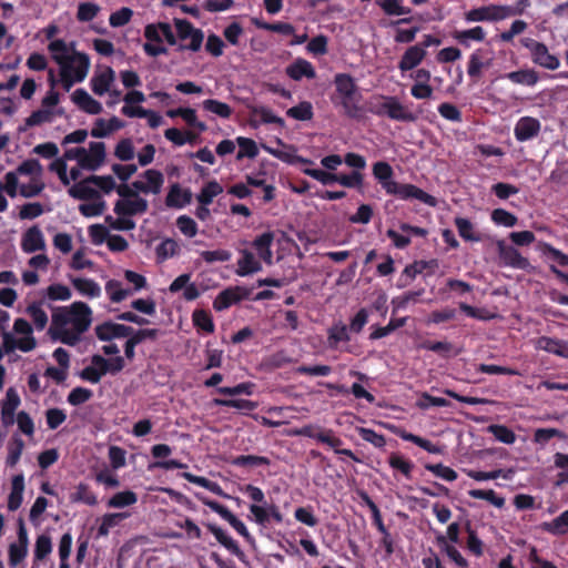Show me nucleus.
<instances>
[{"instance_id":"f257e3e1","label":"nucleus","mask_w":568,"mask_h":568,"mask_svg":"<svg viewBox=\"0 0 568 568\" xmlns=\"http://www.w3.org/2000/svg\"><path fill=\"white\" fill-rule=\"evenodd\" d=\"M51 58L60 65L62 87L68 91L75 82L85 79L90 65L87 54L75 50L74 43H65L62 39L49 43Z\"/></svg>"},{"instance_id":"f03ea898","label":"nucleus","mask_w":568,"mask_h":568,"mask_svg":"<svg viewBox=\"0 0 568 568\" xmlns=\"http://www.w3.org/2000/svg\"><path fill=\"white\" fill-rule=\"evenodd\" d=\"M373 175L389 195H394L400 200H418L429 206L436 205V199L417 187L414 184H402L394 181L392 178L394 171L392 165L385 161H378L373 165Z\"/></svg>"},{"instance_id":"7ed1b4c3","label":"nucleus","mask_w":568,"mask_h":568,"mask_svg":"<svg viewBox=\"0 0 568 568\" xmlns=\"http://www.w3.org/2000/svg\"><path fill=\"white\" fill-rule=\"evenodd\" d=\"M163 183L164 176L162 172L155 169L144 171L140 179L131 184H116L114 179L109 175V193L114 190L121 197H130L131 195H136V193L159 194Z\"/></svg>"},{"instance_id":"20e7f679","label":"nucleus","mask_w":568,"mask_h":568,"mask_svg":"<svg viewBox=\"0 0 568 568\" xmlns=\"http://www.w3.org/2000/svg\"><path fill=\"white\" fill-rule=\"evenodd\" d=\"M520 43L529 50L531 60L535 64L550 71L559 68V59L549 52L545 43L531 38H523Z\"/></svg>"},{"instance_id":"39448f33","label":"nucleus","mask_w":568,"mask_h":568,"mask_svg":"<svg viewBox=\"0 0 568 568\" xmlns=\"http://www.w3.org/2000/svg\"><path fill=\"white\" fill-rule=\"evenodd\" d=\"M99 190L106 193V175H91L77 182L69 189V194L78 200H94L99 197Z\"/></svg>"},{"instance_id":"423d86ee","label":"nucleus","mask_w":568,"mask_h":568,"mask_svg":"<svg viewBox=\"0 0 568 568\" xmlns=\"http://www.w3.org/2000/svg\"><path fill=\"white\" fill-rule=\"evenodd\" d=\"M383 102L373 112L377 115H386L392 120L402 122H415L417 116L403 105L396 97H382Z\"/></svg>"},{"instance_id":"0eeeda50","label":"nucleus","mask_w":568,"mask_h":568,"mask_svg":"<svg viewBox=\"0 0 568 568\" xmlns=\"http://www.w3.org/2000/svg\"><path fill=\"white\" fill-rule=\"evenodd\" d=\"M196 498L207 506L211 510L219 514L224 520H226L237 534L245 538L248 542H253L254 538L248 532L246 526L241 521L232 511H230L224 505L207 498L202 494H196Z\"/></svg>"},{"instance_id":"6e6552de","label":"nucleus","mask_w":568,"mask_h":568,"mask_svg":"<svg viewBox=\"0 0 568 568\" xmlns=\"http://www.w3.org/2000/svg\"><path fill=\"white\" fill-rule=\"evenodd\" d=\"M124 277L128 282L133 284V288H121L120 283L114 280H109V291H111L109 298L112 302L119 303L126 297L131 296L135 291H140L146 286V280L143 275L133 271H125Z\"/></svg>"},{"instance_id":"1a4fd4ad","label":"nucleus","mask_w":568,"mask_h":568,"mask_svg":"<svg viewBox=\"0 0 568 568\" xmlns=\"http://www.w3.org/2000/svg\"><path fill=\"white\" fill-rule=\"evenodd\" d=\"M493 61L494 57L490 50L484 48L476 49L469 55L467 74L475 83L478 82L483 77L484 70L493 65Z\"/></svg>"},{"instance_id":"9d476101","label":"nucleus","mask_w":568,"mask_h":568,"mask_svg":"<svg viewBox=\"0 0 568 568\" xmlns=\"http://www.w3.org/2000/svg\"><path fill=\"white\" fill-rule=\"evenodd\" d=\"M174 26L176 28V32L180 39H191L190 44H180L179 50L187 49L196 52L201 49L204 36L200 29H195L190 21L184 19H174Z\"/></svg>"},{"instance_id":"9b49d317","label":"nucleus","mask_w":568,"mask_h":568,"mask_svg":"<svg viewBox=\"0 0 568 568\" xmlns=\"http://www.w3.org/2000/svg\"><path fill=\"white\" fill-rule=\"evenodd\" d=\"M292 434L295 436H304L316 439L317 442L326 444L332 448L339 447L343 444L342 439L336 437L332 429L323 430L314 425H305L298 429L293 430Z\"/></svg>"},{"instance_id":"f8f14e48","label":"nucleus","mask_w":568,"mask_h":568,"mask_svg":"<svg viewBox=\"0 0 568 568\" xmlns=\"http://www.w3.org/2000/svg\"><path fill=\"white\" fill-rule=\"evenodd\" d=\"M250 511L253 515L255 523L263 527H265L271 519L276 524L283 523L284 519L280 508L274 504H252L250 506Z\"/></svg>"},{"instance_id":"ddd939ff","label":"nucleus","mask_w":568,"mask_h":568,"mask_svg":"<svg viewBox=\"0 0 568 568\" xmlns=\"http://www.w3.org/2000/svg\"><path fill=\"white\" fill-rule=\"evenodd\" d=\"M148 201L139 196V193H136V195L119 200L114 205V212L118 215L131 217L132 215L145 213L148 211Z\"/></svg>"},{"instance_id":"4468645a","label":"nucleus","mask_w":568,"mask_h":568,"mask_svg":"<svg viewBox=\"0 0 568 568\" xmlns=\"http://www.w3.org/2000/svg\"><path fill=\"white\" fill-rule=\"evenodd\" d=\"M250 294V291L245 287L235 286L229 287L215 297L213 302V307L215 311H224L229 308L231 305L239 303L243 298H246Z\"/></svg>"},{"instance_id":"2eb2a0df","label":"nucleus","mask_w":568,"mask_h":568,"mask_svg":"<svg viewBox=\"0 0 568 568\" xmlns=\"http://www.w3.org/2000/svg\"><path fill=\"white\" fill-rule=\"evenodd\" d=\"M497 247L499 257L505 265L519 270H527L530 266L529 261L514 246L506 245L504 241H498Z\"/></svg>"},{"instance_id":"dca6fc26","label":"nucleus","mask_w":568,"mask_h":568,"mask_svg":"<svg viewBox=\"0 0 568 568\" xmlns=\"http://www.w3.org/2000/svg\"><path fill=\"white\" fill-rule=\"evenodd\" d=\"M204 526L210 532L214 535L216 540L225 547L232 555L237 557L241 561L246 560L245 552L240 548L239 544L227 535L221 527L212 523H205Z\"/></svg>"},{"instance_id":"f3484780","label":"nucleus","mask_w":568,"mask_h":568,"mask_svg":"<svg viewBox=\"0 0 568 568\" xmlns=\"http://www.w3.org/2000/svg\"><path fill=\"white\" fill-rule=\"evenodd\" d=\"M541 124L538 119L532 116L520 118L514 129L517 141L525 142L536 138L540 132Z\"/></svg>"},{"instance_id":"a211bd4d","label":"nucleus","mask_w":568,"mask_h":568,"mask_svg":"<svg viewBox=\"0 0 568 568\" xmlns=\"http://www.w3.org/2000/svg\"><path fill=\"white\" fill-rule=\"evenodd\" d=\"M70 321L73 325V328L78 331V333H83L88 329L91 318V310L83 302H74L69 307Z\"/></svg>"},{"instance_id":"6ab92c4d","label":"nucleus","mask_w":568,"mask_h":568,"mask_svg":"<svg viewBox=\"0 0 568 568\" xmlns=\"http://www.w3.org/2000/svg\"><path fill=\"white\" fill-rule=\"evenodd\" d=\"M45 247V241L42 231L38 225L29 227L22 236L21 248L24 253H34Z\"/></svg>"},{"instance_id":"aec40b11","label":"nucleus","mask_w":568,"mask_h":568,"mask_svg":"<svg viewBox=\"0 0 568 568\" xmlns=\"http://www.w3.org/2000/svg\"><path fill=\"white\" fill-rule=\"evenodd\" d=\"M192 201V192L182 189L179 183H173L165 197V205L173 209H182Z\"/></svg>"},{"instance_id":"412c9836","label":"nucleus","mask_w":568,"mask_h":568,"mask_svg":"<svg viewBox=\"0 0 568 568\" xmlns=\"http://www.w3.org/2000/svg\"><path fill=\"white\" fill-rule=\"evenodd\" d=\"M426 50L422 45L409 47L398 62V69L406 72L416 68L426 57Z\"/></svg>"},{"instance_id":"4be33fe9","label":"nucleus","mask_w":568,"mask_h":568,"mask_svg":"<svg viewBox=\"0 0 568 568\" xmlns=\"http://www.w3.org/2000/svg\"><path fill=\"white\" fill-rule=\"evenodd\" d=\"M72 101L89 114H99L102 111L100 102L94 100L84 89H77L72 95Z\"/></svg>"},{"instance_id":"5701e85b","label":"nucleus","mask_w":568,"mask_h":568,"mask_svg":"<svg viewBox=\"0 0 568 568\" xmlns=\"http://www.w3.org/2000/svg\"><path fill=\"white\" fill-rule=\"evenodd\" d=\"M390 429L393 430L394 434L399 436L402 439H404L406 442H410L430 454H442L443 453L442 447L434 445L430 440H428L426 438H423L415 434L408 433V432L397 428L395 426L390 427Z\"/></svg>"},{"instance_id":"b1692460","label":"nucleus","mask_w":568,"mask_h":568,"mask_svg":"<svg viewBox=\"0 0 568 568\" xmlns=\"http://www.w3.org/2000/svg\"><path fill=\"white\" fill-rule=\"evenodd\" d=\"M286 74L295 81H300L302 78L314 79L316 72L311 62L304 59H296L286 68Z\"/></svg>"},{"instance_id":"393cba45","label":"nucleus","mask_w":568,"mask_h":568,"mask_svg":"<svg viewBox=\"0 0 568 568\" xmlns=\"http://www.w3.org/2000/svg\"><path fill=\"white\" fill-rule=\"evenodd\" d=\"M24 476L23 474L14 475L11 479V491L8 497V509L16 511L23 501Z\"/></svg>"},{"instance_id":"a878e982","label":"nucleus","mask_w":568,"mask_h":568,"mask_svg":"<svg viewBox=\"0 0 568 568\" xmlns=\"http://www.w3.org/2000/svg\"><path fill=\"white\" fill-rule=\"evenodd\" d=\"M242 257L237 261L236 274L245 276L257 273L262 270L261 263L255 258L254 254L247 250L241 251Z\"/></svg>"},{"instance_id":"bb28decb","label":"nucleus","mask_w":568,"mask_h":568,"mask_svg":"<svg viewBox=\"0 0 568 568\" xmlns=\"http://www.w3.org/2000/svg\"><path fill=\"white\" fill-rule=\"evenodd\" d=\"M452 36L459 44L468 48L470 45V40L477 42L484 41L486 38V32L483 27L477 26L467 30H456Z\"/></svg>"},{"instance_id":"cd10ccee","label":"nucleus","mask_w":568,"mask_h":568,"mask_svg":"<svg viewBox=\"0 0 568 568\" xmlns=\"http://www.w3.org/2000/svg\"><path fill=\"white\" fill-rule=\"evenodd\" d=\"M537 347L546 352L568 358V345L564 341L541 336L537 341Z\"/></svg>"},{"instance_id":"c85d7f7f","label":"nucleus","mask_w":568,"mask_h":568,"mask_svg":"<svg viewBox=\"0 0 568 568\" xmlns=\"http://www.w3.org/2000/svg\"><path fill=\"white\" fill-rule=\"evenodd\" d=\"M93 363L97 364L98 367L92 365L87 366L81 371L80 377L84 381L97 383L102 375L106 374V358L97 355L93 357Z\"/></svg>"},{"instance_id":"c756f323","label":"nucleus","mask_w":568,"mask_h":568,"mask_svg":"<svg viewBox=\"0 0 568 568\" xmlns=\"http://www.w3.org/2000/svg\"><path fill=\"white\" fill-rule=\"evenodd\" d=\"M436 542L443 552L447 555V557L455 562L460 568H467L468 561L463 557L459 550L450 545L444 535H438L436 537Z\"/></svg>"},{"instance_id":"7c9ffc66","label":"nucleus","mask_w":568,"mask_h":568,"mask_svg":"<svg viewBox=\"0 0 568 568\" xmlns=\"http://www.w3.org/2000/svg\"><path fill=\"white\" fill-rule=\"evenodd\" d=\"M262 149H264L267 153L272 154L274 158L287 163V164H313V161L301 155H297L295 152H286L281 151L280 149L271 148L264 143L261 144Z\"/></svg>"},{"instance_id":"2f4dec72","label":"nucleus","mask_w":568,"mask_h":568,"mask_svg":"<svg viewBox=\"0 0 568 568\" xmlns=\"http://www.w3.org/2000/svg\"><path fill=\"white\" fill-rule=\"evenodd\" d=\"M541 528L555 536L568 534V509L549 523H544Z\"/></svg>"},{"instance_id":"473e14b6","label":"nucleus","mask_w":568,"mask_h":568,"mask_svg":"<svg viewBox=\"0 0 568 568\" xmlns=\"http://www.w3.org/2000/svg\"><path fill=\"white\" fill-rule=\"evenodd\" d=\"M348 331V327L342 322H338L331 326L327 332V341L329 347L336 348L341 342H349L351 336Z\"/></svg>"},{"instance_id":"72a5a7b5","label":"nucleus","mask_w":568,"mask_h":568,"mask_svg":"<svg viewBox=\"0 0 568 568\" xmlns=\"http://www.w3.org/2000/svg\"><path fill=\"white\" fill-rule=\"evenodd\" d=\"M26 312L31 317L34 327L38 331L44 329L48 324V315L42 308V301L32 302L28 305Z\"/></svg>"},{"instance_id":"f704fd0d","label":"nucleus","mask_w":568,"mask_h":568,"mask_svg":"<svg viewBox=\"0 0 568 568\" xmlns=\"http://www.w3.org/2000/svg\"><path fill=\"white\" fill-rule=\"evenodd\" d=\"M334 83L339 97L355 94L358 92V88L354 79L347 73H337L334 78Z\"/></svg>"},{"instance_id":"c9c22d12","label":"nucleus","mask_w":568,"mask_h":568,"mask_svg":"<svg viewBox=\"0 0 568 568\" xmlns=\"http://www.w3.org/2000/svg\"><path fill=\"white\" fill-rule=\"evenodd\" d=\"M506 78L514 83L525 84L528 87L535 85L539 80L538 73L534 69L513 71L507 73Z\"/></svg>"},{"instance_id":"e433bc0d","label":"nucleus","mask_w":568,"mask_h":568,"mask_svg":"<svg viewBox=\"0 0 568 568\" xmlns=\"http://www.w3.org/2000/svg\"><path fill=\"white\" fill-rule=\"evenodd\" d=\"M223 192L222 185L212 180L207 182L196 195V200L200 204L209 205L213 202V199Z\"/></svg>"},{"instance_id":"4c0bfd02","label":"nucleus","mask_w":568,"mask_h":568,"mask_svg":"<svg viewBox=\"0 0 568 568\" xmlns=\"http://www.w3.org/2000/svg\"><path fill=\"white\" fill-rule=\"evenodd\" d=\"M179 252L180 246L173 239H165L155 248L156 260L159 263H162L165 260L178 255Z\"/></svg>"},{"instance_id":"58836bf2","label":"nucleus","mask_w":568,"mask_h":568,"mask_svg":"<svg viewBox=\"0 0 568 568\" xmlns=\"http://www.w3.org/2000/svg\"><path fill=\"white\" fill-rule=\"evenodd\" d=\"M138 501V495L132 490H123L115 493L109 498V507L111 508H125L134 505Z\"/></svg>"},{"instance_id":"ea45409f","label":"nucleus","mask_w":568,"mask_h":568,"mask_svg":"<svg viewBox=\"0 0 568 568\" xmlns=\"http://www.w3.org/2000/svg\"><path fill=\"white\" fill-rule=\"evenodd\" d=\"M203 110L214 113L222 119H229L232 115V108L224 102L215 99H207L202 102Z\"/></svg>"},{"instance_id":"a19ab883","label":"nucleus","mask_w":568,"mask_h":568,"mask_svg":"<svg viewBox=\"0 0 568 568\" xmlns=\"http://www.w3.org/2000/svg\"><path fill=\"white\" fill-rule=\"evenodd\" d=\"M214 406H223V407H232L236 408L243 413L252 412L257 407L256 402H252L248 399H223V398H214Z\"/></svg>"},{"instance_id":"79ce46f5","label":"nucleus","mask_w":568,"mask_h":568,"mask_svg":"<svg viewBox=\"0 0 568 568\" xmlns=\"http://www.w3.org/2000/svg\"><path fill=\"white\" fill-rule=\"evenodd\" d=\"M53 112L48 109H40L37 111H33L26 120L24 125L19 128V131H26L28 128H32L36 125H40L45 122L52 121Z\"/></svg>"},{"instance_id":"37998d69","label":"nucleus","mask_w":568,"mask_h":568,"mask_svg":"<svg viewBox=\"0 0 568 568\" xmlns=\"http://www.w3.org/2000/svg\"><path fill=\"white\" fill-rule=\"evenodd\" d=\"M236 143L240 146V151L236 154V160L240 161L243 158L255 159L257 156L258 148L254 140L239 136L236 138Z\"/></svg>"},{"instance_id":"c03bdc74","label":"nucleus","mask_w":568,"mask_h":568,"mask_svg":"<svg viewBox=\"0 0 568 568\" xmlns=\"http://www.w3.org/2000/svg\"><path fill=\"white\" fill-rule=\"evenodd\" d=\"M377 6L387 16H404L412 12L410 8L403 6V0H378Z\"/></svg>"},{"instance_id":"a18cd8bd","label":"nucleus","mask_w":568,"mask_h":568,"mask_svg":"<svg viewBox=\"0 0 568 568\" xmlns=\"http://www.w3.org/2000/svg\"><path fill=\"white\" fill-rule=\"evenodd\" d=\"M23 448L24 442L20 437L13 436L8 444V456L6 459L7 466L13 467L18 464Z\"/></svg>"},{"instance_id":"49530a36","label":"nucleus","mask_w":568,"mask_h":568,"mask_svg":"<svg viewBox=\"0 0 568 568\" xmlns=\"http://www.w3.org/2000/svg\"><path fill=\"white\" fill-rule=\"evenodd\" d=\"M406 320H407L406 317L392 318L386 326H383V327H379V326L374 327L373 326L372 327L373 331L369 335V338L374 341V339H379V338H383V337L389 335L397 328L403 327L406 323Z\"/></svg>"},{"instance_id":"de8ad7c7","label":"nucleus","mask_w":568,"mask_h":568,"mask_svg":"<svg viewBox=\"0 0 568 568\" xmlns=\"http://www.w3.org/2000/svg\"><path fill=\"white\" fill-rule=\"evenodd\" d=\"M487 430L500 443L511 445L516 440V434L505 425H489Z\"/></svg>"},{"instance_id":"09e8293b","label":"nucleus","mask_w":568,"mask_h":568,"mask_svg":"<svg viewBox=\"0 0 568 568\" xmlns=\"http://www.w3.org/2000/svg\"><path fill=\"white\" fill-rule=\"evenodd\" d=\"M455 225L457 227L459 236L463 237L465 241H480V236L476 234V232L474 231V225L468 219L456 217Z\"/></svg>"},{"instance_id":"8fccbe9b","label":"nucleus","mask_w":568,"mask_h":568,"mask_svg":"<svg viewBox=\"0 0 568 568\" xmlns=\"http://www.w3.org/2000/svg\"><path fill=\"white\" fill-rule=\"evenodd\" d=\"M359 100H361V94L358 92L355 94L341 97V104H342L344 112L347 116H349L352 119L359 116V113L362 111L361 106L358 105Z\"/></svg>"},{"instance_id":"3c124183","label":"nucleus","mask_w":568,"mask_h":568,"mask_svg":"<svg viewBox=\"0 0 568 568\" xmlns=\"http://www.w3.org/2000/svg\"><path fill=\"white\" fill-rule=\"evenodd\" d=\"M73 286L83 295L95 297L101 293L100 286L90 278H73Z\"/></svg>"},{"instance_id":"603ef678","label":"nucleus","mask_w":568,"mask_h":568,"mask_svg":"<svg viewBox=\"0 0 568 568\" xmlns=\"http://www.w3.org/2000/svg\"><path fill=\"white\" fill-rule=\"evenodd\" d=\"M232 464L239 467L268 466L271 460L265 456L240 455L232 460Z\"/></svg>"},{"instance_id":"864d4df0","label":"nucleus","mask_w":568,"mask_h":568,"mask_svg":"<svg viewBox=\"0 0 568 568\" xmlns=\"http://www.w3.org/2000/svg\"><path fill=\"white\" fill-rule=\"evenodd\" d=\"M287 116L298 120L307 121L313 118V106L310 102L303 101L286 111Z\"/></svg>"},{"instance_id":"5fc2aeb1","label":"nucleus","mask_w":568,"mask_h":568,"mask_svg":"<svg viewBox=\"0 0 568 568\" xmlns=\"http://www.w3.org/2000/svg\"><path fill=\"white\" fill-rule=\"evenodd\" d=\"M468 494L473 498L487 500L497 508H503L505 506V498L498 496L493 489H471Z\"/></svg>"},{"instance_id":"6e6d98bb","label":"nucleus","mask_w":568,"mask_h":568,"mask_svg":"<svg viewBox=\"0 0 568 568\" xmlns=\"http://www.w3.org/2000/svg\"><path fill=\"white\" fill-rule=\"evenodd\" d=\"M49 333L53 339H59L61 343L73 346L79 342V336L81 333L78 331H70L67 328L54 329L52 327L49 328Z\"/></svg>"},{"instance_id":"4d7b16f0","label":"nucleus","mask_w":568,"mask_h":568,"mask_svg":"<svg viewBox=\"0 0 568 568\" xmlns=\"http://www.w3.org/2000/svg\"><path fill=\"white\" fill-rule=\"evenodd\" d=\"M52 551V542L50 536L42 534L38 536L34 545V558L43 560Z\"/></svg>"},{"instance_id":"13d9d810","label":"nucleus","mask_w":568,"mask_h":568,"mask_svg":"<svg viewBox=\"0 0 568 568\" xmlns=\"http://www.w3.org/2000/svg\"><path fill=\"white\" fill-rule=\"evenodd\" d=\"M425 468L433 473L436 477L447 481H454L458 477L457 473L453 468L443 464H426Z\"/></svg>"},{"instance_id":"bf43d9fd","label":"nucleus","mask_w":568,"mask_h":568,"mask_svg":"<svg viewBox=\"0 0 568 568\" xmlns=\"http://www.w3.org/2000/svg\"><path fill=\"white\" fill-rule=\"evenodd\" d=\"M554 437L565 439L566 434L557 428H538L534 433V442L541 445L548 443Z\"/></svg>"},{"instance_id":"052dcab7","label":"nucleus","mask_w":568,"mask_h":568,"mask_svg":"<svg viewBox=\"0 0 568 568\" xmlns=\"http://www.w3.org/2000/svg\"><path fill=\"white\" fill-rule=\"evenodd\" d=\"M252 113L261 119L263 123H274L284 128L285 122L282 118L275 115L271 109L266 106H255L252 109Z\"/></svg>"},{"instance_id":"680f3d73","label":"nucleus","mask_w":568,"mask_h":568,"mask_svg":"<svg viewBox=\"0 0 568 568\" xmlns=\"http://www.w3.org/2000/svg\"><path fill=\"white\" fill-rule=\"evenodd\" d=\"M28 556V548L11 542L8 547V562L11 568L18 567Z\"/></svg>"},{"instance_id":"e2e57ef3","label":"nucleus","mask_w":568,"mask_h":568,"mask_svg":"<svg viewBox=\"0 0 568 568\" xmlns=\"http://www.w3.org/2000/svg\"><path fill=\"white\" fill-rule=\"evenodd\" d=\"M388 464L392 468L399 470L406 478H410L414 465L409 460H405L398 454H392Z\"/></svg>"},{"instance_id":"0e129e2a","label":"nucleus","mask_w":568,"mask_h":568,"mask_svg":"<svg viewBox=\"0 0 568 568\" xmlns=\"http://www.w3.org/2000/svg\"><path fill=\"white\" fill-rule=\"evenodd\" d=\"M176 226L180 232L187 237H194L197 233V224L192 217L187 215L179 216L176 219Z\"/></svg>"},{"instance_id":"69168bd1","label":"nucleus","mask_w":568,"mask_h":568,"mask_svg":"<svg viewBox=\"0 0 568 568\" xmlns=\"http://www.w3.org/2000/svg\"><path fill=\"white\" fill-rule=\"evenodd\" d=\"M114 155L121 161H130L134 158L133 143L129 139L121 140L115 149Z\"/></svg>"},{"instance_id":"338daca9","label":"nucleus","mask_w":568,"mask_h":568,"mask_svg":"<svg viewBox=\"0 0 568 568\" xmlns=\"http://www.w3.org/2000/svg\"><path fill=\"white\" fill-rule=\"evenodd\" d=\"M193 322L196 327L203 329L206 333L214 332V324H213L212 317L205 311H202V310L195 311L193 313Z\"/></svg>"},{"instance_id":"774afa93","label":"nucleus","mask_w":568,"mask_h":568,"mask_svg":"<svg viewBox=\"0 0 568 568\" xmlns=\"http://www.w3.org/2000/svg\"><path fill=\"white\" fill-rule=\"evenodd\" d=\"M327 37L320 34L308 41L306 49L315 55H324L327 53Z\"/></svg>"}]
</instances>
